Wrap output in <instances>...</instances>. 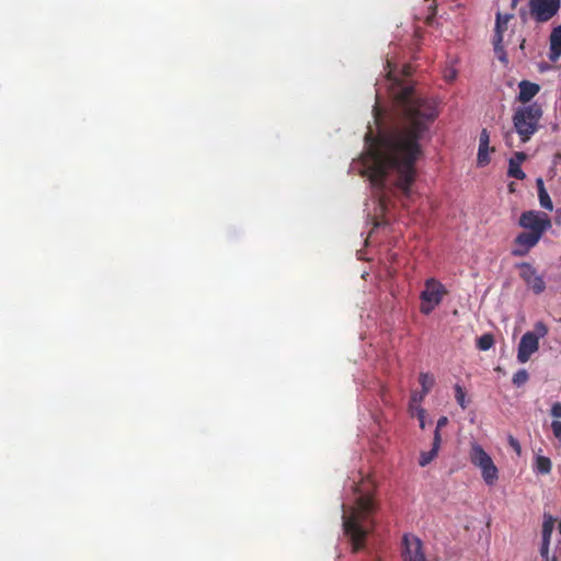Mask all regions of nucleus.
Wrapping results in <instances>:
<instances>
[{"instance_id":"nucleus-15","label":"nucleus","mask_w":561,"mask_h":561,"mask_svg":"<svg viewBox=\"0 0 561 561\" xmlns=\"http://www.w3.org/2000/svg\"><path fill=\"white\" fill-rule=\"evenodd\" d=\"M537 188H538V197H539L540 206L547 210H552L553 204H552V201H551L547 190L545 188L542 179L537 180Z\"/></svg>"},{"instance_id":"nucleus-19","label":"nucleus","mask_w":561,"mask_h":561,"mask_svg":"<svg viewBox=\"0 0 561 561\" xmlns=\"http://www.w3.org/2000/svg\"><path fill=\"white\" fill-rule=\"evenodd\" d=\"M494 345V336L491 333H484L477 339V347L480 351H488Z\"/></svg>"},{"instance_id":"nucleus-29","label":"nucleus","mask_w":561,"mask_h":561,"mask_svg":"<svg viewBox=\"0 0 561 561\" xmlns=\"http://www.w3.org/2000/svg\"><path fill=\"white\" fill-rule=\"evenodd\" d=\"M550 415L556 419H561V402H554L551 405Z\"/></svg>"},{"instance_id":"nucleus-30","label":"nucleus","mask_w":561,"mask_h":561,"mask_svg":"<svg viewBox=\"0 0 561 561\" xmlns=\"http://www.w3.org/2000/svg\"><path fill=\"white\" fill-rule=\"evenodd\" d=\"M448 424V417L447 416H440L437 421L436 428L434 433H438L440 435V430L445 427Z\"/></svg>"},{"instance_id":"nucleus-14","label":"nucleus","mask_w":561,"mask_h":561,"mask_svg":"<svg viewBox=\"0 0 561 561\" xmlns=\"http://www.w3.org/2000/svg\"><path fill=\"white\" fill-rule=\"evenodd\" d=\"M442 445V436L438 433H434L432 448L428 451H422L419 459L421 467L430 465L438 455V450Z\"/></svg>"},{"instance_id":"nucleus-37","label":"nucleus","mask_w":561,"mask_h":561,"mask_svg":"<svg viewBox=\"0 0 561 561\" xmlns=\"http://www.w3.org/2000/svg\"><path fill=\"white\" fill-rule=\"evenodd\" d=\"M510 138H511V136H510V134H507V135L505 136V141H506V145H507V146L512 147L513 145L510 142Z\"/></svg>"},{"instance_id":"nucleus-23","label":"nucleus","mask_w":561,"mask_h":561,"mask_svg":"<svg viewBox=\"0 0 561 561\" xmlns=\"http://www.w3.org/2000/svg\"><path fill=\"white\" fill-rule=\"evenodd\" d=\"M455 398L457 403L461 407V409H467L468 402L466 401V392L460 385L455 386Z\"/></svg>"},{"instance_id":"nucleus-43","label":"nucleus","mask_w":561,"mask_h":561,"mask_svg":"<svg viewBox=\"0 0 561 561\" xmlns=\"http://www.w3.org/2000/svg\"><path fill=\"white\" fill-rule=\"evenodd\" d=\"M374 561H379L378 559L374 560Z\"/></svg>"},{"instance_id":"nucleus-36","label":"nucleus","mask_w":561,"mask_h":561,"mask_svg":"<svg viewBox=\"0 0 561 561\" xmlns=\"http://www.w3.org/2000/svg\"><path fill=\"white\" fill-rule=\"evenodd\" d=\"M520 0H511V7L512 9H515Z\"/></svg>"},{"instance_id":"nucleus-2","label":"nucleus","mask_w":561,"mask_h":561,"mask_svg":"<svg viewBox=\"0 0 561 561\" xmlns=\"http://www.w3.org/2000/svg\"><path fill=\"white\" fill-rule=\"evenodd\" d=\"M342 511L343 533L352 545V551L358 552L365 548L367 536L373 528L376 504L369 493L360 494L354 506L347 507L342 504Z\"/></svg>"},{"instance_id":"nucleus-21","label":"nucleus","mask_w":561,"mask_h":561,"mask_svg":"<svg viewBox=\"0 0 561 561\" xmlns=\"http://www.w3.org/2000/svg\"><path fill=\"white\" fill-rule=\"evenodd\" d=\"M507 175L517 180L526 178L525 172L522 170L520 164L508 161Z\"/></svg>"},{"instance_id":"nucleus-5","label":"nucleus","mask_w":561,"mask_h":561,"mask_svg":"<svg viewBox=\"0 0 561 561\" xmlns=\"http://www.w3.org/2000/svg\"><path fill=\"white\" fill-rule=\"evenodd\" d=\"M471 463L479 468L483 481L488 485H493L499 480V470L490 455L477 443H473L469 450Z\"/></svg>"},{"instance_id":"nucleus-33","label":"nucleus","mask_w":561,"mask_h":561,"mask_svg":"<svg viewBox=\"0 0 561 561\" xmlns=\"http://www.w3.org/2000/svg\"><path fill=\"white\" fill-rule=\"evenodd\" d=\"M528 15H529V9L526 10L525 8H522L519 10V18L522 19L523 22L527 21Z\"/></svg>"},{"instance_id":"nucleus-18","label":"nucleus","mask_w":561,"mask_h":561,"mask_svg":"<svg viewBox=\"0 0 561 561\" xmlns=\"http://www.w3.org/2000/svg\"><path fill=\"white\" fill-rule=\"evenodd\" d=\"M419 382L422 387L423 394H427L433 388L435 380L428 373H421L419 376Z\"/></svg>"},{"instance_id":"nucleus-4","label":"nucleus","mask_w":561,"mask_h":561,"mask_svg":"<svg viewBox=\"0 0 561 561\" xmlns=\"http://www.w3.org/2000/svg\"><path fill=\"white\" fill-rule=\"evenodd\" d=\"M542 114V107L537 102L519 106L514 111L512 122L522 144L528 142L538 131Z\"/></svg>"},{"instance_id":"nucleus-40","label":"nucleus","mask_w":561,"mask_h":561,"mask_svg":"<svg viewBox=\"0 0 561 561\" xmlns=\"http://www.w3.org/2000/svg\"><path fill=\"white\" fill-rule=\"evenodd\" d=\"M513 185H514V183H511V184H510V190H511V191H513V190H514V186H513Z\"/></svg>"},{"instance_id":"nucleus-3","label":"nucleus","mask_w":561,"mask_h":561,"mask_svg":"<svg viewBox=\"0 0 561 561\" xmlns=\"http://www.w3.org/2000/svg\"><path fill=\"white\" fill-rule=\"evenodd\" d=\"M518 225L529 231H524L515 238L514 256H525L530 249L536 247L543 233L551 228V220L547 214L537 210L522 213Z\"/></svg>"},{"instance_id":"nucleus-42","label":"nucleus","mask_w":561,"mask_h":561,"mask_svg":"<svg viewBox=\"0 0 561 561\" xmlns=\"http://www.w3.org/2000/svg\"><path fill=\"white\" fill-rule=\"evenodd\" d=\"M559 530H560V533H561V522H560V525H559Z\"/></svg>"},{"instance_id":"nucleus-16","label":"nucleus","mask_w":561,"mask_h":561,"mask_svg":"<svg viewBox=\"0 0 561 561\" xmlns=\"http://www.w3.org/2000/svg\"><path fill=\"white\" fill-rule=\"evenodd\" d=\"M552 469L550 458L546 456H537L535 459L534 470L539 474H549Z\"/></svg>"},{"instance_id":"nucleus-8","label":"nucleus","mask_w":561,"mask_h":561,"mask_svg":"<svg viewBox=\"0 0 561 561\" xmlns=\"http://www.w3.org/2000/svg\"><path fill=\"white\" fill-rule=\"evenodd\" d=\"M529 16L536 23H546L558 14L561 0H529Z\"/></svg>"},{"instance_id":"nucleus-26","label":"nucleus","mask_w":561,"mask_h":561,"mask_svg":"<svg viewBox=\"0 0 561 561\" xmlns=\"http://www.w3.org/2000/svg\"><path fill=\"white\" fill-rule=\"evenodd\" d=\"M551 430L553 436L558 439H561V421L554 420L551 422Z\"/></svg>"},{"instance_id":"nucleus-6","label":"nucleus","mask_w":561,"mask_h":561,"mask_svg":"<svg viewBox=\"0 0 561 561\" xmlns=\"http://www.w3.org/2000/svg\"><path fill=\"white\" fill-rule=\"evenodd\" d=\"M548 334V327L538 321L534 331H527L520 339L517 350V360L520 364L528 362L533 354L539 350V339Z\"/></svg>"},{"instance_id":"nucleus-22","label":"nucleus","mask_w":561,"mask_h":561,"mask_svg":"<svg viewBox=\"0 0 561 561\" xmlns=\"http://www.w3.org/2000/svg\"><path fill=\"white\" fill-rule=\"evenodd\" d=\"M529 379V375L527 373L526 369H519L518 371H516L512 378V381L513 383L516 386V387H520L523 385H525Z\"/></svg>"},{"instance_id":"nucleus-32","label":"nucleus","mask_w":561,"mask_h":561,"mask_svg":"<svg viewBox=\"0 0 561 561\" xmlns=\"http://www.w3.org/2000/svg\"><path fill=\"white\" fill-rule=\"evenodd\" d=\"M508 444L518 455L520 454L522 447H520L519 442L515 437L510 436Z\"/></svg>"},{"instance_id":"nucleus-27","label":"nucleus","mask_w":561,"mask_h":561,"mask_svg":"<svg viewBox=\"0 0 561 561\" xmlns=\"http://www.w3.org/2000/svg\"><path fill=\"white\" fill-rule=\"evenodd\" d=\"M527 159V154L523 151H516L514 156L510 159L511 162L522 164Z\"/></svg>"},{"instance_id":"nucleus-41","label":"nucleus","mask_w":561,"mask_h":561,"mask_svg":"<svg viewBox=\"0 0 561 561\" xmlns=\"http://www.w3.org/2000/svg\"><path fill=\"white\" fill-rule=\"evenodd\" d=\"M549 561H558L556 557L549 559Z\"/></svg>"},{"instance_id":"nucleus-12","label":"nucleus","mask_w":561,"mask_h":561,"mask_svg":"<svg viewBox=\"0 0 561 561\" xmlns=\"http://www.w3.org/2000/svg\"><path fill=\"white\" fill-rule=\"evenodd\" d=\"M518 88L519 93L517 95V100L523 104L528 103L533 98L537 95L540 90L539 84L527 80H522L518 84Z\"/></svg>"},{"instance_id":"nucleus-17","label":"nucleus","mask_w":561,"mask_h":561,"mask_svg":"<svg viewBox=\"0 0 561 561\" xmlns=\"http://www.w3.org/2000/svg\"><path fill=\"white\" fill-rule=\"evenodd\" d=\"M554 520L551 516H545V520L542 523V541L545 543H550L551 535L553 531Z\"/></svg>"},{"instance_id":"nucleus-28","label":"nucleus","mask_w":561,"mask_h":561,"mask_svg":"<svg viewBox=\"0 0 561 561\" xmlns=\"http://www.w3.org/2000/svg\"><path fill=\"white\" fill-rule=\"evenodd\" d=\"M425 410L422 407H417L416 411H414V414L417 416L420 421V427L425 428Z\"/></svg>"},{"instance_id":"nucleus-24","label":"nucleus","mask_w":561,"mask_h":561,"mask_svg":"<svg viewBox=\"0 0 561 561\" xmlns=\"http://www.w3.org/2000/svg\"><path fill=\"white\" fill-rule=\"evenodd\" d=\"M478 162L481 165H485L490 162L489 158V149L488 148H479L478 150Z\"/></svg>"},{"instance_id":"nucleus-11","label":"nucleus","mask_w":561,"mask_h":561,"mask_svg":"<svg viewBox=\"0 0 561 561\" xmlns=\"http://www.w3.org/2000/svg\"><path fill=\"white\" fill-rule=\"evenodd\" d=\"M402 546L403 561H425V556L422 551V541L417 537L404 535Z\"/></svg>"},{"instance_id":"nucleus-34","label":"nucleus","mask_w":561,"mask_h":561,"mask_svg":"<svg viewBox=\"0 0 561 561\" xmlns=\"http://www.w3.org/2000/svg\"><path fill=\"white\" fill-rule=\"evenodd\" d=\"M374 113H375V121H376V124L379 126L380 124V113H379V107L377 105L374 106Z\"/></svg>"},{"instance_id":"nucleus-10","label":"nucleus","mask_w":561,"mask_h":561,"mask_svg":"<svg viewBox=\"0 0 561 561\" xmlns=\"http://www.w3.org/2000/svg\"><path fill=\"white\" fill-rule=\"evenodd\" d=\"M520 277L526 283L527 287L530 288L536 295L545 291L546 283L543 277L539 275L536 268L529 263L520 264Z\"/></svg>"},{"instance_id":"nucleus-1","label":"nucleus","mask_w":561,"mask_h":561,"mask_svg":"<svg viewBox=\"0 0 561 561\" xmlns=\"http://www.w3.org/2000/svg\"><path fill=\"white\" fill-rule=\"evenodd\" d=\"M387 66V78L392 81L403 124L381 130L376 137L371 131L365 135L368 148L362 158L363 173L374 187L382 191L387 183L393 184L409 197L416 178V162L423 154L420 140L438 116V111L433 99L419 95L413 85L394 73L389 60Z\"/></svg>"},{"instance_id":"nucleus-31","label":"nucleus","mask_w":561,"mask_h":561,"mask_svg":"<svg viewBox=\"0 0 561 561\" xmlns=\"http://www.w3.org/2000/svg\"><path fill=\"white\" fill-rule=\"evenodd\" d=\"M549 546L550 543L541 542L540 547V556L543 559V561H549Z\"/></svg>"},{"instance_id":"nucleus-13","label":"nucleus","mask_w":561,"mask_h":561,"mask_svg":"<svg viewBox=\"0 0 561 561\" xmlns=\"http://www.w3.org/2000/svg\"><path fill=\"white\" fill-rule=\"evenodd\" d=\"M549 44V59L554 62L561 57V25L552 28Z\"/></svg>"},{"instance_id":"nucleus-9","label":"nucleus","mask_w":561,"mask_h":561,"mask_svg":"<svg viewBox=\"0 0 561 561\" xmlns=\"http://www.w3.org/2000/svg\"><path fill=\"white\" fill-rule=\"evenodd\" d=\"M513 16L514 15L511 13H496L493 45L494 51L496 53L499 59L502 61H506V53L504 51L503 47V35L504 32L508 28V23Z\"/></svg>"},{"instance_id":"nucleus-39","label":"nucleus","mask_w":561,"mask_h":561,"mask_svg":"<svg viewBox=\"0 0 561 561\" xmlns=\"http://www.w3.org/2000/svg\"><path fill=\"white\" fill-rule=\"evenodd\" d=\"M354 491H355V493H360V489H359V486H358V485H356V486L354 488Z\"/></svg>"},{"instance_id":"nucleus-38","label":"nucleus","mask_w":561,"mask_h":561,"mask_svg":"<svg viewBox=\"0 0 561 561\" xmlns=\"http://www.w3.org/2000/svg\"><path fill=\"white\" fill-rule=\"evenodd\" d=\"M525 43H526V39H525V38H522L520 44H519V48H520V49H524V48H525Z\"/></svg>"},{"instance_id":"nucleus-35","label":"nucleus","mask_w":561,"mask_h":561,"mask_svg":"<svg viewBox=\"0 0 561 561\" xmlns=\"http://www.w3.org/2000/svg\"><path fill=\"white\" fill-rule=\"evenodd\" d=\"M402 75H403L404 77H409V76H411V67H410L409 65H405V66L403 67V69H402Z\"/></svg>"},{"instance_id":"nucleus-7","label":"nucleus","mask_w":561,"mask_h":561,"mask_svg":"<svg viewBox=\"0 0 561 561\" xmlns=\"http://www.w3.org/2000/svg\"><path fill=\"white\" fill-rule=\"evenodd\" d=\"M448 294L446 287L436 278H428L425 280L424 289L422 290L420 311L423 314H430Z\"/></svg>"},{"instance_id":"nucleus-20","label":"nucleus","mask_w":561,"mask_h":561,"mask_svg":"<svg viewBox=\"0 0 561 561\" xmlns=\"http://www.w3.org/2000/svg\"><path fill=\"white\" fill-rule=\"evenodd\" d=\"M425 397H426V394H423L422 390L412 392L410 403H409V409L413 415H414V411H416V408L421 407V403Z\"/></svg>"},{"instance_id":"nucleus-25","label":"nucleus","mask_w":561,"mask_h":561,"mask_svg":"<svg viewBox=\"0 0 561 561\" xmlns=\"http://www.w3.org/2000/svg\"><path fill=\"white\" fill-rule=\"evenodd\" d=\"M489 142H490V136L488 130L484 128L482 129L480 137H479V148H488L489 149Z\"/></svg>"}]
</instances>
